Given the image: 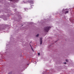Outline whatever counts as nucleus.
<instances>
[{
  "instance_id": "obj_3",
  "label": "nucleus",
  "mask_w": 74,
  "mask_h": 74,
  "mask_svg": "<svg viewBox=\"0 0 74 74\" xmlns=\"http://www.w3.org/2000/svg\"><path fill=\"white\" fill-rule=\"evenodd\" d=\"M28 2L30 3H33V1H28Z\"/></svg>"
},
{
  "instance_id": "obj_2",
  "label": "nucleus",
  "mask_w": 74,
  "mask_h": 74,
  "mask_svg": "<svg viewBox=\"0 0 74 74\" xmlns=\"http://www.w3.org/2000/svg\"><path fill=\"white\" fill-rule=\"evenodd\" d=\"M42 44V38H40V44L41 45Z\"/></svg>"
},
{
  "instance_id": "obj_11",
  "label": "nucleus",
  "mask_w": 74,
  "mask_h": 74,
  "mask_svg": "<svg viewBox=\"0 0 74 74\" xmlns=\"http://www.w3.org/2000/svg\"><path fill=\"white\" fill-rule=\"evenodd\" d=\"M32 50H33V48H32Z\"/></svg>"
},
{
  "instance_id": "obj_7",
  "label": "nucleus",
  "mask_w": 74,
  "mask_h": 74,
  "mask_svg": "<svg viewBox=\"0 0 74 74\" xmlns=\"http://www.w3.org/2000/svg\"><path fill=\"white\" fill-rule=\"evenodd\" d=\"M38 55L40 56V53H38Z\"/></svg>"
},
{
  "instance_id": "obj_8",
  "label": "nucleus",
  "mask_w": 74,
  "mask_h": 74,
  "mask_svg": "<svg viewBox=\"0 0 74 74\" xmlns=\"http://www.w3.org/2000/svg\"><path fill=\"white\" fill-rule=\"evenodd\" d=\"M64 63V64H66V62H65V63Z\"/></svg>"
},
{
  "instance_id": "obj_9",
  "label": "nucleus",
  "mask_w": 74,
  "mask_h": 74,
  "mask_svg": "<svg viewBox=\"0 0 74 74\" xmlns=\"http://www.w3.org/2000/svg\"><path fill=\"white\" fill-rule=\"evenodd\" d=\"M9 1H12V0H9Z\"/></svg>"
},
{
  "instance_id": "obj_5",
  "label": "nucleus",
  "mask_w": 74,
  "mask_h": 74,
  "mask_svg": "<svg viewBox=\"0 0 74 74\" xmlns=\"http://www.w3.org/2000/svg\"><path fill=\"white\" fill-rule=\"evenodd\" d=\"M39 36V34H37V35H36V37H38Z\"/></svg>"
},
{
  "instance_id": "obj_4",
  "label": "nucleus",
  "mask_w": 74,
  "mask_h": 74,
  "mask_svg": "<svg viewBox=\"0 0 74 74\" xmlns=\"http://www.w3.org/2000/svg\"><path fill=\"white\" fill-rule=\"evenodd\" d=\"M68 13H69V11H66V12H65V13H66V14H68Z\"/></svg>"
},
{
  "instance_id": "obj_6",
  "label": "nucleus",
  "mask_w": 74,
  "mask_h": 74,
  "mask_svg": "<svg viewBox=\"0 0 74 74\" xmlns=\"http://www.w3.org/2000/svg\"><path fill=\"white\" fill-rule=\"evenodd\" d=\"M66 62H68V59H66Z\"/></svg>"
},
{
  "instance_id": "obj_1",
  "label": "nucleus",
  "mask_w": 74,
  "mask_h": 74,
  "mask_svg": "<svg viewBox=\"0 0 74 74\" xmlns=\"http://www.w3.org/2000/svg\"><path fill=\"white\" fill-rule=\"evenodd\" d=\"M51 27L50 26H47L45 27V29H44V30L46 32H48L49 31V30L50 29Z\"/></svg>"
},
{
  "instance_id": "obj_10",
  "label": "nucleus",
  "mask_w": 74,
  "mask_h": 74,
  "mask_svg": "<svg viewBox=\"0 0 74 74\" xmlns=\"http://www.w3.org/2000/svg\"><path fill=\"white\" fill-rule=\"evenodd\" d=\"M32 6H31V8H32Z\"/></svg>"
}]
</instances>
